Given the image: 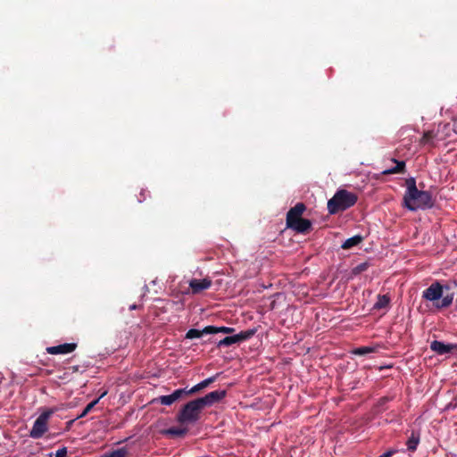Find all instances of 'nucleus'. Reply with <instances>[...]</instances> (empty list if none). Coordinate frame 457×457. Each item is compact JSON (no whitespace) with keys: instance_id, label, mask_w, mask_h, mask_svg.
I'll use <instances>...</instances> for the list:
<instances>
[{"instance_id":"5701e85b","label":"nucleus","mask_w":457,"mask_h":457,"mask_svg":"<svg viewBox=\"0 0 457 457\" xmlns=\"http://www.w3.org/2000/svg\"><path fill=\"white\" fill-rule=\"evenodd\" d=\"M106 395V392H104L99 398L92 401L91 403H89L86 407L85 409L83 410L82 413L79 416V418H82V417H85L95 406L96 404L99 402V400L101 398H103L104 395Z\"/></svg>"},{"instance_id":"9b49d317","label":"nucleus","mask_w":457,"mask_h":457,"mask_svg":"<svg viewBox=\"0 0 457 457\" xmlns=\"http://www.w3.org/2000/svg\"><path fill=\"white\" fill-rule=\"evenodd\" d=\"M77 348L76 343H65L54 346H49L46 348V353L49 354H66L72 353Z\"/></svg>"},{"instance_id":"412c9836","label":"nucleus","mask_w":457,"mask_h":457,"mask_svg":"<svg viewBox=\"0 0 457 457\" xmlns=\"http://www.w3.org/2000/svg\"><path fill=\"white\" fill-rule=\"evenodd\" d=\"M235 331L234 328L230 327H215V326H207V329L205 332H211V334H216V333H225V334H231Z\"/></svg>"},{"instance_id":"f8f14e48","label":"nucleus","mask_w":457,"mask_h":457,"mask_svg":"<svg viewBox=\"0 0 457 457\" xmlns=\"http://www.w3.org/2000/svg\"><path fill=\"white\" fill-rule=\"evenodd\" d=\"M288 228L295 231L296 233L306 234L312 229V221L302 218L300 220H297L293 227H289Z\"/></svg>"},{"instance_id":"6ab92c4d","label":"nucleus","mask_w":457,"mask_h":457,"mask_svg":"<svg viewBox=\"0 0 457 457\" xmlns=\"http://www.w3.org/2000/svg\"><path fill=\"white\" fill-rule=\"evenodd\" d=\"M187 432V428L172 427L164 430V434L172 437H182Z\"/></svg>"},{"instance_id":"2eb2a0df","label":"nucleus","mask_w":457,"mask_h":457,"mask_svg":"<svg viewBox=\"0 0 457 457\" xmlns=\"http://www.w3.org/2000/svg\"><path fill=\"white\" fill-rule=\"evenodd\" d=\"M436 136L437 134H436L433 130L425 131L422 137L420 139V145L422 146H435L434 139L436 137Z\"/></svg>"},{"instance_id":"39448f33","label":"nucleus","mask_w":457,"mask_h":457,"mask_svg":"<svg viewBox=\"0 0 457 457\" xmlns=\"http://www.w3.org/2000/svg\"><path fill=\"white\" fill-rule=\"evenodd\" d=\"M54 409H47L43 411L35 420L29 436L34 439H38L48 430V420L54 414Z\"/></svg>"},{"instance_id":"c756f323","label":"nucleus","mask_w":457,"mask_h":457,"mask_svg":"<svg viewBox=\"0 0 457 457\" xmlns=\"http://www.w3.org/2000/svg\"><path fill=\"white\" fill-rule=\"evenodd\" d=\"M451 125L452 130L457 134V115L453 118Z\"/></svg>"},{"instance_id":"7ed1b4c3","label":"nucleus","mask_w":457,"mask_h":457,"mask_svg":"<svg viewBox=\"0 0 457 457\" xmlns=\"http://www.w3.org/2000/svg\"><path fill=\"white\" fill-rule=\"evenodd\" d=\"M357 200L358 196L356 194L346 189H338L332 198L328 201V212L331 215L345 212L353 206Z\"/></svg>"},{"instance_id":"f03ea898","label":"nucleus","mask_w":457,"mask_h":457,"mask_svg":"<svg viewBox=\"0 0 457 457\" xmlns=\"http://www.w3.org/2000/svg\"><path fill=\"white\" fill-rule=\"evenodd\" d=\"M451 289L448 285H442L439 281L433 282L427 289L422 292V298L433 302L436 309L448 308L453 301V293L443 296L444 291Z\"/></svg>"},{"instance_id":"9d476101","label":"nucleus","mask_w":457,"mask_h":457,"mask_svg":"<svg viewBox=\"0 0 457 457\" xmlns=\"http://www.w3.org/2000/svg\"><path fill=\"white\" fill-rule=\"evenodd\" d=\"M430 349L439 355H444L456 350L457 345L445 344L444 342L434 340L430 343Z\"/></svg>"},{"instance_id":"a878e982","label":"nucleus","mask_w":457,"mask_h":457,"mask_svg":"<svg viewBox=\"0 0 457 457\" xmlns=\"http://www.w3.org/2000/svg\"><path fill=\"white\" fill-rule=\"evenodd\" d=\"M190 395V394L188 393V390H187L186 388L177 389L171 394L174 402L178 401L184 395Z\"/></svg>"},{"instance_id":"7c9ffc66","label":"nucleus","mask_w":457,"mask_h":457,"mask_svg":"<svg viewBox=\"0 0 457 457\" xmlns=\"http://www.w3.org/2000/svg\"><path fill=\"white\" fill-rule=\"evenodd\" d=\"M396 452V450L390 449L378 457H392Z\"/></svg>"},{"instance_id":"a211bd4d","label":"nucleus","mask_w":457,"mask_h":457,"mask_svg":"<svg viewBox=\"0 0 457 457\" xmlns=\"http://www.w3.org/2000/svg\"><path fill=\"white\" fill-rule=\"evenodd\" d=\"M207 329V326L204 328L202 330L196 329V328H190L186 333V338L187 339H195V338H200L204 335L211 334V332H205Z\"/></svg>"},{"instance_id":"473e14b6","label":"nucleus","mask_w":457,"mask_h":457,"mask_svg":"<svg viewBox=\"0 0 457 457\" xmlns=\"http://www.w3.org/2000/svg\"><path fill=\"white\" fill-rule=\"evenodd\" d=\"M387 401H388V398H386V397L381 398V402H382V403H386V402H387Z\"/></svg>"},{"instance_id":"c85d7f7f","label":"nucleus","mask_w":457,"mask_h":457,"mask_svg":"<svg viewBox=\"0 0 457 457\" xmlns=\"http://www.w3.org/2000/svg\"><path fill=\"white\" fill-rule=\"evenodd\" d=\"M67 456V448L62 447L59 450H57L55 453V457H66Z\"/></svg>"},{"instance_id":"f3484780","label":"nucleus","mask_w":457,"mask_h":457,"mask_svg":"<svg viewBox=\"0 0 457 457\" xmlns=\"http://www.w3.org/2000/svg\"><path fill=\"white\" fill-rule=\"evenodd\" d=\"M420 443V434L412 431L410 437L406 442L407 449L411 452H414Z\"/></svg>"},{"instance_id":"0eeeda50","label":"nucleus","mask_w":457,"mask_h":457,"mask_svg":"<svg viewBox=\"0 0 457 457\" xmlns=\"http://www.w3.org/2000/svg\"><path fill=\"white\" fill-rule=\"evenodd\" d=\"M305 210L306 206L303 203H297L294 207L290 208L286 218L287 228L293 227L297 220H300Z\"/></svg>"},{"instance_id":"bb28decb","label":"nucleus","mask_w":457,"mask_h":457,"mask_svg":"<svg viewBox=\"0 0 457 457\" xmlns=\"http://www.w3.org/2000/svg\"><path fill=\"white\" fill-rule=\"evenodd\" d=\"M158 401L162 405H171L174 402L171 394L168 395H162L158 398Z\"/></svg>"},{"instance_id":"6e6552de","label":"nucleus","mask_w":457,"mask_h":457,"mask_svg":"<svg viewBox=\"0 0 457 457\" xmlns=\"http://www.w3.org/2000/svg\"><path fill=\"white\" fill-rule=\"evenodd\" d=\"M227 395L226 390H215L208 393L204 397H199V401L202 403L203 407H210L214 403L220 402Z\"/></svg>"},{"instance_id":"dca6fc26","label":"nucleus","mask_w":457,"mask_h":457,"mask_svg":"<svg viewBox=\"0 0 457 457\" xmlns=\"http://www.w3.org/2000/svg\"><path fill=\"white\" fill-rule=\"evenodd\" d=\"M363 240V237L360 235L353 236L350 238H347L341 245L344 250H349L353 246L359 245Z\"/></svg>"},{"instance_id":"393cba45","label":"nucleus","mask_w":457,"mask_h":457,"mask_svg":"<svg viewBox=\"0 0 457 457\" xmlns=\"http://www.w3.org/2000/svg\"><path fill=\"white\" fill-rule=\"evenodd\" d=\"M451 130H452L451 123H445L444 125H439L437 133H442L444 135V137H441V139H444V138L451 136V134H450Z\"/></svg>"},{"instance_id":"2f4dec72","label":"nucleus","mask_w":457,"mask_h":457,"mask_svg":"<svg viewBox=\"0 0 457 457\" xmlns=\"http://www.w3.org/2000/svg\"><path fill=\"white\" fill-rule=\"evenodd\" d=\"M70 369L72 370L73 372L79 371V366H72Z\"/></svg>"},{"instance_id":"cd10ccee","label":"nucleus","mask_w":457,"mask_h":457,"mask_svg":"<svg viewBox=\"0 0 457 457\" xmlns=\"http://www.w3.org/2000/svg\"><path fill=\"white\" fill-rule=\"evenodd\" d=\"M368 267H369V264L367 262H361L353 269V273L354 275L360 274V273L367 270Z\"/></svg>"},{"instance_id":"20e7f679","label":"nucleus","mask_w":457,"mask_h":457,"mask_svg":"<svg viewBox=\"0 0 457 457\" xmlns=\"http://www.w3.org/2000/svg\"><path fill=\"white\" fill-rule=\"evenodd\" d=\"M203 409L204 407L198 398L192 400L183 405L177 415V420L181 424L195 423L200 419Z\"/></svg>"},{"instance_id":"ddd939ff","label":"nucleus","mask_w":457,"mask_h":457,"mask_svg":"<svg viewBox=\"0 0 457 457\" xmlns=\"http://www.w3.org/2000/svg\"><path fill=\"white\" fill-rule=\"evenodd\" d=\"M219 373L215 374L214 376L212 377H210L204 380H203L202 382L196 384L195 386H194L191 389L188 390V393L190 395H193V394H195L203 389H204L205 387H207L208 386H210L212 383L215 382L217 378L219 377Z\"/></svg>"},{"instance_id":"4be33fe9","label":"nucleus","mask_w":457,"mask_h":457,"mask_svg":"<svg viewBox=\"0 0 457 457\" xmlns=\"http://www.w3.org/2000/svg\"><path fill=\"white\" fill-rule=\"evenodd\" d=\"M377 352V348L373 346H361L353 350V353L355 355L362 356L371 353Z\"/></svg>"},{"instance_id":"f257e3e1","label":"nucleus","mask_w":457,"mask_h":457,"mask_svg":"<svg viewBox=\"0 0 457 457\" xmlns=\"http://www.w3.org/2000/svg\"><path fill=\"white\" fill-rule=\"evenodd\" d=\"M407 190L403 196V206L410 211L419 209H430L434 205L431 194L428 191L419 190L416 186V180L410 178L406 180Z\"/></svg>"},{"instance_id":"72a5a7b5","label":"nucleus","mask_w":457,"mask_h":457,"mask_svg":"<svg viewBox=\"0 0 457 457\" xmlns=\"http://www.w3.org/2000/svg\"><path fill=\"white\" fill-rule=\"evenodd\" d=\"M130 309H131V310L136 309V305H131V306H130Z\"/></svg>"},{"instance_id":"1a4fd4ad","label":"nucleus","mask_w":457,"mask_h":457,"mask_svg":"<svg viewBox=\"0 0 457 457\" xmlns=\"http://www.w3.org/2000/svg\"><path fill=\"white\" fill-rule=\"evenodd\" d=\"M212 280L208 278L203 279L193 278L189 281V287L193 295H197L212 287Z\"/></svg>"},{"instance_id":"423d86ee","label":"nucleus","mask_w":457,"mask_h":457,"mask_svg":"<svg viewBox=\"0 0 457 457\" xmlns=\"http://www.w3.org/2000/svg\"><path fill=\"white\" fill-rule=\"evenodd\" d=\"M256 330L255 329H247L240 331L237 335L228 336L224 337L223 339L220 340L217 343L218 347H224V346H229L234 344H239L241 342L246 341L250 339L254 334Z\"/></svg>"},{"instance_id":"4468645a","label":"nucleus","mask_w":457,"mask_h":457,"mask_svg":"<svg viewBox=\"0 0 457 457\" xmlns=\"http://www.w3.org/2000/svg\"><path fill=\"white\" fill-rule=\"evenodd\" d=\"M392 161L396 163V165L393 168H390L388 170H385L382 174L384 175H390V174H403L406 171V165L405 162L403 161H397L396 159L393 158Z\"/></svg>"},{"instance_id":"b1692460","label":"nucleus","mask_w":457,"mask_h":457,"mask_svg":"<svg viewBox=\"0 0 457 457\" xmlns=\"http://www.w3.org/2000/svg\"><path fill=\"white\" fill-rule=\"evenodd\" d=\"M127 455L128 450L125 447H122L106 453L104 457H126Z\"/></svg>"},{"instance_id":"aec40b11","label":"nucleus","mask_w":457,"mask_h":457,"mask_svg":"<svg viewBox=\"0 0 457 457\" xmlns=\"http://www.w3.org/2000/svg\"><path fill=\"white\" fill-rule=\"evenodd\" d=\"M390 297L387 295H379L378 301L374 304V309L380 310L386 308L389 305Z\"/></svg>"}]
</instances>
